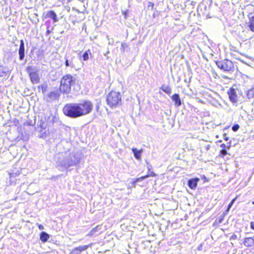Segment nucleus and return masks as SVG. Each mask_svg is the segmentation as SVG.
Listing matches in <instances>:
<instances>
[{"instance_id": "obj_1", "label": "nucleus", "mask_w": 254, "mask_h": 254, "mask_svg": "<svg viewBox=\"0 0 254 254\" xmlns=\"http://www.w3.org/2000/svg\"><path fill=\"white\" fill-rule=\"evenodd\" d=\"M81 158L82 154L81 153L78 152H64L57 157L56 163L62 170H67L70 167L78 165Z\"/></svg>"}, {"instance_id": "obj_2", "label": "nucleus", "mask_w": 254, "mask_h": 254, "mask_svg": "<svg viewBox=\"0 0 254 254\" xmlns=\"http://www.w3.org/2000/svg\"><path fill=\"white\" fill-rule=\"evenodd\" d=\"M79 110L78 103H69L66 104L63 110L64 114L66 116L76 118L83 116Z\"/></svg>"}, {"instance_id": "obj_3", "label": "nucleus", "mask_w": 254, "mask_h": 254, "mask_svg": "<svg viewBox=\"0 0 254 254\" xmlns=\"http://www.w3.org/2000/svg\"><path fill=\"white\" fill-rule=\"evenodd\" d=\"M79 110L78 103H69L66 104L63 110L64 114L66 116L76 118L83 116Z\"/></svg>"}, {"instance_id": "obj_4", "label": "nucleus", "mask_w": 254, "mask_h": 254, "mask_svg": "<svg viewBox=\"0 0 254 254\" xmlns=\"http://www.w3.org/2000/svg\"><path fill=\"white\" fill-rule=\"evenodd\" d=\"M75 83V78L70 74L64 75L61 79L60 91L64 93H69L71 86Z\"/></svg>"}, {"instance_id": "obj_5", "label": "nucleus", "mask_w": 254, "mask_h": 254, "mask_svg": "<svg viewBox=\"0 0 254 254\" xmlns=\"http://www.w3.org/2000/svg\"><path fill=\"white\" fill-rule=\"evenodd\" d=\"M107 104L112 108H116L121 104L122 96L119 92L111 91L106 98Z\"/></svg>"}, {"instance_id": "obj_6", "label": "nucleus", "mask_w": 254, "mask_h": 254, "mask_svg": "<svg viewBox=\"0 0 254 254\" xmlns=\"http://www.w3.org/2000/svg\"><path fill=\"white\" fill-rule=\"evenodd\" d=\"M79 110L82 113V116L90 114L93 110V105L89 100H82L78 103Z\"/></svg>"}, {"instance_id": "obj_7", "label": "nucleus", "mask_w": 254, "mask_h": 254, "mask_svg": "<svg viewBox=\"0 0 254 254\" xmlns=\"http://www.w3.org/2000/svg\"><path fill=\"white\" fill-rule=\"evenodd\" d=\"M216 64L219 68L226 71L232 70L234 67L232 62L227 59L217 61Z\"/></svg>"}, {"instance_id": "obj_8", "label": "nucleus", "mask_w": 254, "mask_h": 254, "mask_svg": "<svg viewBox=\"0 0 254 254\" xmlns=\"http://www.w3.org/2000/svg\"><path fill=\"white\" fill-rule=\"evenodd\" d=\"M228 94L229 99L232 103L234 104L237 103L238 95L236 90L234 88L232 87L230 88L228 91Z\"/></svg>"}, {"instance_id": "obj_9", "label": "nucleus", "mask_w": 254, "mask_h": 254, "mask_svg": "<svg viewBox=\"0 0 254 254\" xmlns=\"http://www.w3.org/2000/svg\"><path fill=\"white\" fill-rule=\"evenodd\" d=\"M60 97L59 92L58 91H53L48 93L46 95V100L47 102H51L58 99Z\"/></svg>"}, {"instance_id": "obj_10", "label": "nucleus", "mask_w": 254, "mask_h": 254, "mask_svg": "<svg viewBox=\"0 0 254 254\" xmlns=\"http://www.w3.org/2000/svg\"><path fill=\"white\" fill-rule=\"evenodd\" d=\"M18 54L19 56V60L21 61L23 60L25 57L24 43L23 40H20Z\"/></svg>"}, {"instance_id": "obj_11", "label": "nucleus", "mask_w": 254, "mask_h": 254, "mask_svg": "<svg viewBox=\"0 0 254 254\" xmlns=\"http://www.w3.org/2000/svg\"><path fill=\"white\" fill-rule=\"evenodd\" d=\"M30 80L32 83L37 84L40 81V78L37 71L30 73L29 75Z\"/></svg>"}, {"instance_id": "obj_12", "label": "nucleus", "mask_w": 254, "mask_h": 254, "mask_svg": "<svg viewBox=\"0 0 254 254\" xmlns=\"http://www.w3.org/2000/svg\"><path fill=\"white\" fill-rule=\"evenodd\" d=\"M199 181V179L197 178L191 179L188 181V186L192 190L195 189L197 186V183Z\"/></svg>"}, {"instance_id": "obj_13", "label": "nucleus", "mask_w": 254, "mask_h": 254, "mask_svg": "<svg viewBox=\"0 0 254 254\" xmlns=\"http://www.w3.org/2000/svg\"><path fill=\"white\" fill-rule=\"evenodd\" d=\"M172 100L174 102L176 107H179L182 105V101L178 94L175 93L171 96Z\"/></svg>"}, {"instance_id": "obj_14", "label": "nucleus", "mask_w": 254, "mask_h": 254, "mask_svg": "<svg viewBox=\"0 0 254 254\" xmlns=\"http://www.w3.org/2000/svg\"><path fill=\"white\" fill-rule=\"evenodd\" d=\"M243 243L246 247H251L254 245V239L251 237L245 238Z\"/></svg>"}, {"instance_id": "obj_15", "label": "nucleus", "mask_w": 254, "mask_h": 254, "mask_svg": "<svg viewBox=\"0 0 254 254\" xmlns=\"http://www.w3.org/2000/svg\"><path fill=\"white\" fill-rule=\"evenodd\" d=\"M89 247V245H85L75 248L73 250V253L74 254H80L81 252L87 250Z\"/></svg>"}, {"instance_id": "obj_16", "label": "nucleus", "mask_w": 254, "mask_h": 254, "mask_svg": "<svg viewBox=\"0 0 254 254\" xmlns=\"http://www.w3.org/2000/svg\"><path fill=\"white\" fill-rule=\"evenodd\" d=\"M101 228L102 226L97 225L90 231V232L87 234V236L91 237L93 236L96 235L97 233L99 232L101 230Z\"/></svg>"}, {"instance_id": "obj_17", "label": "nucleus", "mask_w": 254, "mask_h": 254, "mask_svg": "<svg viewBox=\"0 0 254 254\" xmlns=\"http://www.w3.org/2000/svg\"><path fill=\"white\" fill-rule=\"evenodd\" d=\"M46 17L52 18L54 22L58 21L56 13L53 10L48 12L46 14Z\"/></svg>"}, {"instance_id": "obj_18", "label": "nucleus", "mask_w": 254, "mask_h": 254, "mask_svg": "<svg viewBox=\"0 0 254 254\" xmlns=\"http://www.w3.org/2000/svg\"><path fill=\"white\" fill-rule=\"evenodd\" d=\"M50 238V235L45 232H42L40 234V239L43 242H46Z\"/></svg>"}, {"instance_id": "obj_19", "label": "nucleus", "mask_w": 254, "mask_h": 254, "mask_svg": "<svg viewBox=\"0 0 254 254\" xmlns=\"http://www.w3.org/2000/svg\"><path fill=\"white\" fill-rule=\"evenodd\" d=\"M132 151L133 153L134 157L136 159L140 160L141 159L142 150H139L136 148H132Z\"/></svg>"}, {"instance_id": "obj_20", "label": "nucleus", "mask_w": 254, "mask_h": 254, "mask_svg": "<svg viewBox=\"0 0 254 254\" xmlns=\"http://www.w3.org/2000/svg\"><path fill=\"white\" fill-rule=\"evenodd\" d=\"M89 55H91V52L90 50H88L87 51H85L82 56L80 55H79L81 58L80 60H82L83 61L88 60L89 59Z\"/></svg>"}, {"instance_id": "obj_21", "label": "nucleus", "mask_w": 254, "mask_h": 254, "mask_svg": "<svg viewBox=\"0 0 254 254\" xmlns=\"http://www.w3.org/2000/svg\"><path fill=\"white\" fill-rule=\"evenodd\" d=\"M160 89L168 95H170L172 92L171 88L170 86L164 84L162 85L160 87Z\"/></svg>"}, {"instance_id": "obj_22", "label": "nucleus", "mask_w": 254, "mask_h": 254, "mask_svg": "<svg viewBox=\"0 0 254 254\" xmlns=\"http://www.w3.org/2000/svg\"><path fill=\"white\" fill-rule=\"evenodd\" d=\"M149 177V175H147L146 176H142L140 178L136 179V180L132 182V185L135 187L136 183L138 182H139L140 181H142L144 180L145 179H146Z\"/></svg>"}, {"instance_id": "obj_23", "label": "nucleus", "mask_w": 254, "mask_h": 254, "mask_svg": "<svg viewBox=\"0 0 254 254\" xmlns=\"http://www.w3.org/2000/svg\"><path fill=\"white\" fill-rule=\"evenodd\" d=\"M249 27L250 30L254 32V16L250 18Z\"/></svg>"}, {"instance_id": "obj_24", "label": "nucleus", "mask_w": 254, "mask_h": 254, "mask_svg": "<svg viewBox=\"0 0 254 254\" xmlns=\"http://www.w3.org/2000/svg\"><path fill=\"white\" fill-rule=\"evenodd\" d=\"M247 96L249 99L254 97V88L253 87L247 91Z\"/></svg>"}, {"instance_id": "obj_25", "label": "nucleus", "mask_w": 254, "mask_h": 254, "mask_svg": "<svg viewBox=\"0 0 254 254\" xmlns=\"http://www.w3.org/2000/svg\"><path fill=\"white\" fill-rule=\"evenodd\" d=\"M56 117L53 115L49 116L47 120V124L49 125H52L55 122V120L56 119Z\"/></svg>"}, {"instance_id": "obj_26", "label": "nucleus", "mask_w": 254, "mask_h": 254, "mask_svg": "<svg viewBox=\"0 0 254 254\" xmlns=\"http://www.w3.org/2000/svg\"><path fill=\"white\" fill-rule=\"evenodd\" d=\"M65 65L66 67L70 66L72 68L75 66L74 64H73L72 61H69L68 59H65Z\"/></svg>"}, {"instance_id": "obj_27", "label": "nucleus", "mask_w": 254, "mask_h": 254, "mask_svg": "<svg viewBox=\"0 0 254 254\" xmlns=\"http://www.w3.org/2000/svg\"><path fill=\"white\" fill-rule=\"evenodd\" d=\"M26 71L28 73H29V75H30V73L36 72L37 70L34 68L32 66H28L26 68Z\"/></svg>"}, {"instance_id": "obj_28", "label": "nucleus", "mask_w": 254, "mask_h": 254, "mask_svg": "<svg viewBox=\"0 0 254 254\" xmlns=\"http://www.w3.org/2000/svg\"><path fill=\"white\" fill-rule=\"evenodd\" d=\"M236 199V198H234L232 200L231 202L229 204V205L228 206V207L227 208V212H229V211L230 208H231V207L233 205V204H234V202L235 201Z\"/></svg>"}, {"instance_id": "obj_29", "label": "nucleus", "mask_w": 254, "mask_h": 254, "mask_svg": "<svg viewBox=\"0 0 254 254\" xmlns=\"http://www.w3.org/2000/svg\"><path fill=\"white\" fill-rule=\"evenodd\" d=\"M39 88H41L42 89V92L44 93L47 90V85L45 84H42L38 87Z\"/></svg>"}, {"instance_id": "obj_30", "label": "nucleus", "mask_w": 254, "mask_h": 254, "mask_svg": "<svg viewBox=\"0 0 254 254\" xmlns=\"http://www.w3.org/2000/svg\"><path fill=\"white\" fill-rule=\"evenodd\" d=\"M128 47V45L126 43H123L121 45V50L123 52H125V49Z\"/></svg>"}, {"instance_id": "obj_31", "label": "nucleus", "mask_w": 254, "mask_h": 254, "mask_svg": "<svg viewBox=\"0 0 254 254\" xmlns=\"http://www.w3.org/2000/svg\"><path fill=\"white\" fill-rule=\"evenodd\" d=\"M239 128H240L239 125L238 124H235L232 127V129L234 131H237L239 129Z\"/></svg>"}, {"instance_id": "obj_32", "label": "nucleus", "mask_w": 254, "mask_h": 254, "mask_svg": "<svg viewBox=\"0 0 254 254\" xmlns=\"http://www.w3.org/2000/svg\"><path fill=\"white\" fill-rule=\"evenodd\" d=\"M220 153L222 156H224V155H226V154H227V152L226 149H222L220 151Z\"/></svg>"}, {"instance_id": "obj_33", "label": "nucleus", "mask_w": 254, "mask_h": 254, "mask_svg": "<svg viewBox=\"0 0 254 254\" xmlns=\"http://www.w3.org/2000/svg\"><path fill=\"white\" fill-rule=\"evenodd\" d=\"M237 238V236L235 234H233L231 238H230V240H236Z\"/></svg>"}, {"instance_id": "obj_34", "label": "nucleus", "mask_w": 254, "mask_h": 254, "mask_svg": "<svg viewBox=\"0 0 254 254\" xmlns=\"http://www.w3.org/2000/svg\"><path fill=\"white\" fill-rule=\"evenodd\" d=\"M114 41L113 38L110 39V40H109V44L111 45H113L114 44Z\"/></svg>"}, {"instance_id": "obj_35", "label": "nucleus", "mask_w": 254, "mask_h": 254, "mask_svg": "<svg viewBox=\"0 0 254 254\" xmlns=\"http://www.w3.org/2000/svg\"><path fill=\"white\" fill-rule=\"evenodd\" d=\"M224 139L226 141H228L229 140V137L227 136L226 133L223 134Z\"/></svg>"}, {"instance_id": "obj_36", "label": "nucleus", "mask_w": 254, "mask_h": 254, "mask_svg": "<svg viewBox=\"0 0 254 254\" xmlns=\"http://www.w3.org/2000/svg\"><path fill=\"white\" fill-rule=\"evenodd\" d=\"M38 228L40 230H43L44 229V226L42 225L39 224V225H38Z\"/></svg>"}, {"instance_id": "obj_37", "label": "nucleus", "mask_w": 254, "mask_h": 254, "mask_svg": "<svg viewBox=\"0 0 254 254\" xmlns=\"http://www.w3.org/2000/svg\"><path fill=\"white\" fill-rule=\"evenodd\" d=\"M220 147L223 148V149H225L226 146V144L224 143H222L220 145Z\"/></svg>"}, {"instance_id": "obj_38", "label": "nucleus", "mask_w": 254, "mask_h": 254, "mask_svg": "<svg viewBox=\"0 0 254 254\" xmlns=\"http://www.w3.org/2000/svg\"><path fill=\"white\" fill-rule=\"evenodd\" d=\"M251 228L252 229L254 230V222L251 223Z\"/></svg>"}, {"instance_id": "obj_39", "label": "nucleus", "mask_w": 254, "mask_h": 254, "mask_svg": "<svg viewBox=\"0 0 254 254\" xmlns=\"http://www.w3.org/2000/svg\"><path fill=\"white\" fill-rule=\"evenodd\" d=\"M147 168L149 171L151 170V165L148 163H147Z\"/></svg>"}, {"instance_id": "obj_40", "label": "nucleus", "mask_w": 254, "mask_h": 254, "mask_svg": "<svg viewBox=\"0 0 254 254\" xmlns=\"http://www.w3.org/2000/svg\"><path fill=\"white\" fill-rule=\"evenodd\" d=\"M51 31L50 30H49V29H47V30H46V34L47 35H49L50 33H51Z\"/></svg>"}, {"instance_id": "obj_41", "label": "nucleus", "mask_w": 254, "mask_h": 254, "mask_svg": "<svg viewBox=\"0 0 254 254\" xmlns=\"http://www.w3.org/2000/svg\"><path fill=\"white\" fill-rule=\"evenodd\" d=\"M41 127L42 128H46V125H44V124H42V125H41Z\"/></svg>"}, {"instance_id": "obj_42", "label": "nucleus", "mask_w": 254, "mask_h": 254, "mask_svg": "<svg viewBox=\"0 0 254 254\" xmlns=\"http://www.w3.org/2000/svg\"><path fill=\"white\" fill-rule=\"evenodd\" d=\"M151 176H155V174L154 173H153V172H152L151 173Z\"/></svg>"}, {"instance_id": "obj_43", "label": "nucleus", "mask_w": 254, "mask_h": 254, "mask_svg": "<svg viewBox=\"0 0 254 254\" xmlns=\"http://www.w3.org/2000/svg\"><path fill=\"white\" fill-rule=\"evenodd\" d=\"M106 38H107L108 40H110V38H109V36H107Z\"/></svg>"}, {"instance_id": "obj_44", "label": "nucleus", "mask_w": 254, "mask_h": 254, "mask_svg": "<svg viewBox=\"0 0 254 254\" xmlns=\"http://www.w3.org/2000/svg\"><path fill=\"white\" fill-rule=\"evenodd\" d=\"M109 51H108V52H107V53L106 54H104V55L105 56H106L107 55V54H109Z\"/></svg>"}, {"instance_id": "obj_45", "label": "nucleus", "mask_w": 254, "mask_h": 254, "mask_svg": "<svg viewBox=\"0 0 254 254\" xmlns=\"http://www.w3.org/2000/svg\"><path fill=\"white\" fill-rule=\"evenodd\" d=\"M228 212H227V210H226L225 212H224L223 213H224V215H226Z\"/></svg>"}, {"instance_id": "obj_46", "label": "nucleus", "mask_w": 254, "mask_h": 254, "mask_svg": "<svg viewBox=\"0 0 254 254\" xmlns=\"http://www.w3.org/2000/svg\"><path fill=\"white\" fill-rule=\"evenodd\" d=\"M252 203L254 205V201L252 202Z\"/></svg>"}, {"instance_id": "obj_47", "label": "nucleus", "mask_w": 254, "mask_h": 254, "mask_svg": "<svg viewBox=\"0 0 254 254\" xmlns=\"http://www.w3.org/2000/svg\"><path fill=\"white\" fill-rule=\"evenodd\" d=\"M124 14L125 15H127V13H126V12H124Z\"/></svg>"}, {"instance_id": "obj_48", "label": "nucleus", "mask_w": 254, "mask_h": 254, "mask_svg": "<svg viewBox=\"0 0 254 254\" xmlns=\"http://www.w3.org/2000/svg\"><path fill=\"white\" fill-rule=\"evenodd\" d=\"M124 14L125 15H127V13H126V12H124Z\"/></svg>"}, {"instance_id": "obj_49", "label": "nucleus", "mask_w": 254, "mask_h": 254, "mask_svg": "<svg viewBox=\"0 0 254 254\" xmlns=\"http://www.w3.org/2000/svg\"><path fill=\"white\" fill-rule=\"evenodd\" d=\"M253 88H254V87H253Z\"/></svg>"}]
</instances>
